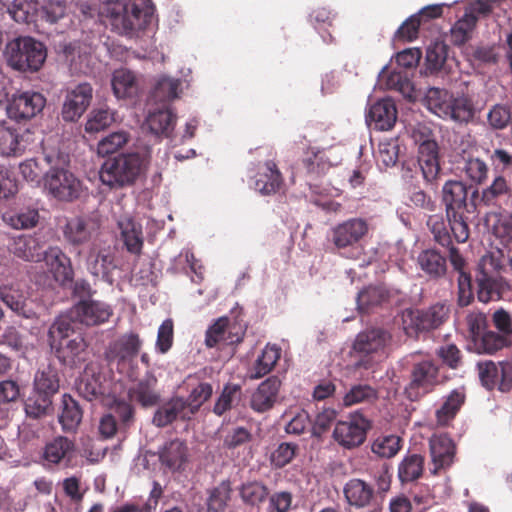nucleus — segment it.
<instances>
[{"label": "nucleus", "mask_w": 512, "mask_h": 512, "mask_svg": "<svg viewBox=\"0 0 512 512\" xmlns=\"http://www.w3.org/2000/svg\"><path fill=\"white\" fill-rule=\"evenodd\" d=\"M47 336L52 352L62 364L74 367L85 361L86 341L81 334L75 332L69 316L56 318Z\"/></svg>", "instance_id": "nucleus-1"}, {"label": "nucleus", "mask_w": 512, "mask_h": 512, "mask_svg": "<svg viewBox=\"0 0 512 512\" xmlns=\"http://www.w3.org/2000/svg\"><path fill=\"white\" fill-rule=\"evenodd\" d=\"M154 8L151 0H128L107 3L105 14L112 29L121 35H132L151 21Z\"/></svg>", "instance_id": "nucleus-2"}, {"label": "nucleus", "mask_w": 512, "mask_h": 512, "mask_svg": "<svg viewBox=\"0 0 512 512\" xmlns=\"http://www.w3.org/2000/svg\"><path fill=\"white\" fill-rule=\"evenodd\" d=\"M423 104L439 118L459 124L469 123L475 115V108L469 96L461 94L455 97L449 91L437 87L427 89Z\"/></svg>", "instance_id": "nucleus-3"}, {"label": "nucleus", "mask_w": 512, "mask_h": 512, "mask_svg": "<svg viewBox=\"0 0 512 512\" xmlns=\"http://www.w3.org/2000/svg\"><path fill=\"white\" fill-rule=\"evenodd\" d=\"M496 194H442L441 202L446 206V214L450 229L458 243H464L469 238L467 221L470 215H475L478 206L490 200Z\"/></svg>", "instance_id": "nucleus-4"}, {"label": "nucleus", "mask_w": 512, "mask_h": 512, "mask_svg": "<svg viewBox=\"0 0 512 512\" xmlns=\"http://www.w3.org/2000/svg\"><path fill=\"white\" fill-rule=\"evenodd\" d=\"M149 159L148 149L121 154L103 165L100 179L111 189L123 188L136 180Z\"/></svg>", "instance_id": "nucleus-5"}, {"label": "nucleus", "mask_w": 512, "mask_h": 512, "mask_svg": "<svg viewBox=\"0 0 512 512\" xmlns=\"http://www.w3.org/2000/svg\"><path fill=\"white\" fill-rule=\"evenodd\" d=\"M46 56L44 45L29 36L15 38L6 47L8 63L18 71L39 70Z\"/></svg>", "instance_id": "nucleus-6"}, {"label": "nucleus", "mask_w": 512, "mask_h": 512, "mask_svg": "<svg viewBox=\"0 0 512 512\" xmlns=\"http://www.w3.org/2000/svg\"><path fill=\"white\" fill-rule=\"evenodd\" d=\"M413 141L419 145L418 163L424 179L432 182L439 173L438 146L433 131L427 124L417 123L411 131Z\"/></svg>", "instance_id": "nucleus-7"}, {"label": "nucleus", "mask_w": 512, "mask_h": 512, "mask_svg": "<svg viewBox=\"0 0 512 512\" xmlns=\"http://www.w3.org/2000/svg\"><path fill=\"white\" fill-rule=\"evenodd\" d=\"M450 315V308L445 303H436L427 309H407L403 312V326L407 334L430 331L443 325Z\"/></svg>", "instance_id": "nucleus-8"}, {"label": "nucleus", "mask_w": 512, "mask_h": 512, "mask_svg": "<svg viewBox=\"0 0 512 512\" xmlns=\"http://www.w3.org/2000/svg\"><path fill=\"white\" fill-rule=\"evenodd\" d=\"M141 346L142 341L138 334L126 333L109 343L105 351V358L109 363H115L118 371L123 373L132 365Z\"/></svg>", "instance_id": "nucleus-9"}, {"label": "nucleus", "mask_w": 512, "mask_h": 512, "mask_svg": "<svg viewBox=\"0 0 512 512\" xmlns=\"http://www.w3.org/2000/svg\"><path fill=\"white\" fill-rule=\"evenodd\" d=\"M93 97V88L87 83H79L66 89L61 115L66 122L77 121L89 107Z\"/></svg>", "instance_id": "nucleus-10"}, {"label": "nucleus", "mask_w": 512, "mask_h": 512, "mask_svg": "<svg viewBox=\"0 0 512 512\" xmlns=\"http://www.w3.org/2000/svg\"><path fill=\"white\" fill-rule=\"evenodd\" d=\"M45 97L35 91H25L15 94L7 104L9 118L16 121L28 120L35 117L45 107Z\"/></svg>", "instance_id": "nucleus-11"}, {"label": "nucleus", "mask_w": 512, "mask_h": 512, "mask_svg": "<svg viewBox=\"0 0 512 512\" xmlns=\"http://www.w3.org/2000/svg\"><path fill=\"white\" fill-rule=\"evenodd\" d=\"M369 427V421L362 415H353L348 421H340L336 424L333 437L343 447H357L366 439Z\"/></svg>", "instance_id": "nucleus-12"}, {"label": "nucleus", "mask_w": 512, "mask_h": 512, "mask_svg": "<svg viewBox=\"0 0 512 512\" xmlns=\"http://www.w3.org/2000/svg\"><path fill=\"white\" fill-rule=\"evenodd\" d=\"M411 382L408 388L409 397L425 395L439 383V367L431 360H424L413 366Z\"/></svg>", "instance_id": "nucleus-13"}, {"label": "nucleus", "mask_w": 512, "mask_h": 512, "mask_svg": "<svg viewBox=\"0 0 512 512\" xmlns=\"http://www.w3.org/2000/svg\"><path fill=\"white\" fill-rule=\"evenodd\" d=\"M113 314L110 305L98 300H81L71 310V319L86 326L107 322Z\"/></svg>", "instance_id": "nucleus-14"}, {"label": "nucleus", "mask_w": 512, "mask_h": 512, "mask_svg": "<svg viewBox=\"0 0 512 512\" xmlns=\"http://www.w3.org/2000/svg\"><path fill=\"white\" fill-rule=\"evenodd\" d=\"M429 448L432 461L431 473L436 475L453 464L456 445L447 434L433 435L429 441Z\"/></svg>", "instance_id": "nucleus-15"}, {"label": "nucleus", "mask_w": 512, "mask_h": 512, "mask_svg": "<svg viewBox=\"0 0 512 512\" xmlns=\"http://www.w3.org/2000/svg\"><path fill=\"white\" fill-rule=\"evenodd\" d=\"M33 134L29 130L22 133L5 121L0 125V154L3 156H20L29 149Z\"/></svg>", "instance_id": "nucleus-16"}, {"label": "nucleus", "mask_w": 512, "mask_h": 512, "mask_svg": "<svg viewBox=\"0 0 512 512\" xmlns=\"http://www.w3.org/2000/svg\"><path fill=\"white\" fill-rule=\"evenodd\" d=\"M281 380L277 376H270L261 382L252 393L249 401L250 408L257 413L271 410L278 400Z\"/></svg>", "instance_id": "nucleus-17"}, {"label": "nucleus", "mask_w": 512, "mask_h": 512, "mask_svg": "<svg viewBox=\"0 0 512 512\" xmlns=\"http://www.w3.org/2000/svg\"><path fill=\"white\" fill-rule=\"evenodd\" d=\"M188 460V446L180 439H174L166 442L159 451V461L161 466L173 473L183 471Z\"/></svg>", "instance_id": "nucleus-18"}, {"label": "nucleus", "mask_w": 512, "mask_h": 512, "mask_svg": "<svg viewBox=\"0 0 512 512\" xmlns=\"http://www.w3.org/2000/svg\"><path fill=\"white\" fill-rule=\"evenodd\" d=\"M98 228L97 222L90 218L73 217L67 220L62 231L69 244L80 246L89 242Z\"/></svg>", "instance_id": "nucleus-19"}, {"label": "nucleus", "mask_w": 512, "mask_h": 512, "mask_svg": "<svg viewBox=\"0 0 512 512\" xmlns=\"http://www.w3.org/2000/svg\"><path fill=\"white\" fill-rule=\"evenodd\" d=\"M192 416V413H190L185 403V399L183 397H173L158 407L154 413L152 422L155 426L163 428L178 419L189 420Z\"/></svg>", "instance_id": "nucleus-20"}, {"label": "nucleus", "mask_w": 512, "mask_h": 512, "mask_svg": "<svg viewBox=\"0 0 512 512\" xmlns=\"http://www.w3.org/2000/svg\"><path fill=\"white\" fill-rule=\"evenodd\" d=\"M158 380L153 372L147 371L128 391L130 400L136 401L143 407H152L159 403L160 394L157 390Z\"/></svg>", "instance_id": "nucleus-21"}, {"label": "nucleus", "mask_w": 512, "mask_h": 512, "mask_svg": "<svg viewBox=\"0 0 512 512\" xmlns=\"http://www.w3.org/2000/svg\"><path fill=\"white\" fill-rule=\"evenodd\" d=\"M368 231L366 221L354 218L333 229V243L337 248H346L357 243Z\"/></svg>", "instance_id": "nucleus-22"}, {"label": "nucleus", "mask_w": 512, "mask_h": 512, "mask_svg": "<svg viewBox=\"0 0 512 512\" xmlns=\"http://www.w3.org/2000/svg\"><path fill=\"white\" fill-rule=\"evenodd\" d=\"M175 124L176 115L169 108L163 107L148 112L142 129L157 137L168 138L171 136Z\"/></svg>", "instance_id": "nucleus-23"}, {"label": "nucleus", "mask_w": 512, "mask_h": 512, "mask_svg": "<svg viewBox=\"0 0 512 512\" xmlns=\"http://www.w3.org/2000/svg\"><path fill=\"white\" fill-rule=\"evenodd\" d=\"M117 226L126 250L140 256L144 245L142 225L132 217H123L118 220Z\"/></svg>", "instance_id": "nucleus-24"}, {"label": "nucleus", "mask_w": 512, "mask_h": 512, "mask_svg": "<svg viewBox=\"0 0 512 512\" xmlns=\"http://www.w3.org/2000/svg\"><path fill=\"white\" fill-rule=\"evenodd\" d=\"M239 497L243 504L251 510L260 512L262 505L269 497L268 486L260 480H249L243 482L239 488Z\"/></svg>", "instance_id": "nucleus-25"}, {"label": "nucleus", "mask_w": 512, "mask_h": 512, "mask_svg": "<svg viewBox=\"0 0 512 512\" xmlns=\"http://www.w3.org/2000/svg\"><path fill=\"white\" fill-rule=\"evenodd\" d=\"M48 192H77L80 181L68 170L51 168L44 177Z\"/></svg>", "instance_id": "nucleus-26"}, {"label": "nucleus", "mask_w": 512, "mask_h": 512, "mask_svg": "<svg viewBox=\"0 0 512 512\" xmlns=\"http://www.w3.org/2000/svg\"><path fill=\"white\" fill-rule=\"evenodd\" d=\"M27 299L28 293L19 282L0 286V300L12 311L25 317H28Z\"/></svg>", "instance_id": "nucleus-27"}, {"label": "nucleus", "mask_w": 512, "mask_h": 512, "mask_svg": "<svg viewBox=\"0 0 512 512\" xmlns=\"http://www.w3.org/2000/svg\"><path fill=\"white\" fill-rule=\"evenodd\" d=\"M75 450V444L65 436H57L48 442L43 450V460L48 464L57 465L69 462Z\"/></svg>", "instance_id": "nucleus-28"}, {"label": "nucleus", "mask_w": 512, "mask_h": 512, "mask_svg": "<svg viewBox=\"0 0 512 512\" xmlns=\"http://www.w3.org/2000/svg\"><path fill=\"white\" fill-rule=\"evenodd\" d=\"M465 400L466 394L464 388L452 390L449 395L445 397L441 407L435 412L437 424L440 426L449 425L464 405Z\"/></svg>", "instance_id": "nucleus-29"}, {"label": "nucleus", "mask_w": 512, "mask_h": 512, "mask_svg": "<svg viewBox=\"0 0 512 512\" xmlns=\"http://www.w3.org/2000/svg\"><path fill=\"white\" fill-rule=\"evenodd\" d=\"M77 392L88 401L104 394L103 376L92 367L87 366L76 385Z\"/></svg>", "instance_id": "nucleus-30"}, {"label": "nucleus", "mask_w": 512, "mask_h": 512, "mask_svg": "<svg viewBox=\"0 0 512 512\" xmlns=\"http://www.w3.org/2000/svg\"><path fill=\"white\" fill-rule=\"evenodd\" d=\"M43 255L56 280L67 281L72 279L71 260L60 248L51 247L43 252Z\"/></svg>", "instance_id": "nucleus-31"}, {"label": "nucleus", "mask_w": 512, "mask_h": 512, "mask_svg": "<svg viewBox=\"0 0 512 512\" xmlns=\"http://www.w3.org/2000/svg\"><path fill=\"white\" fill-rule=\"evenodd\" d=\"M83 417V412L78 402L70 395L64 394L62 397L61 411L58 415L62 430L66 433H72L77 430Z\"/></svg>", "instance_id": "nucleus-32"}, {"label": "nucleus", "mask_w": 512, "mask_h": 512, "mask_svg": "<svg viewBox=\"0 0 512 512\" xmlns=\"http://www.w3.org/2000/svg\"><path fill=\"white\" fill-rule=\"evenodd\" d=\"M10 250L15 256L25 261L38 262L43 256L40 242L31 235H20L15 238Z\"/></svg>", "instance_id": "nucleus-33"}, {"label": "nucleus", "mask_w": 512, "mask_h": 512, "mask_svg": "<svg viewBox=\"0 0 512 512\" xmlns=\"http://www.w3.org/2000/svg\"><path fill=\"white\" fill-rule=\"evenodd\" d=\"M343 491L347 502L358 508L367 506L374 495L373 487L360 479L349 480Z\"/></svg>", "instance_id": "nucleus-34"}, {"label": "nucleus", "mask_w": 512, "mask_h": 512, "mask_svg": "<svg viewBox=\"0 0 512 512\" xmlns=\"http://www.w3.org/2000/svg\"><path fill=\"white\" fill-rule=\"evenodd\" d=\"M181 81L167 76L159 77L151 92L155 103H167L179 97Z\"/></svg>", "instance_id": "nucleus-35"}, {"label": "nucleus", "mask_w": 512, "mask_h": 512, "mask_svg": "<svg viewBox=\"0 0 512 512\" xmlns=\"http://www.w3.org/2000/svg\"><path fill=\"white\" fill-rule=\"evenodd\" d=\"M384 344V330L382 328H373L357 335L353 344V350L356 353L368 355L376 352Z\"/></svg>", "instance_id": "nucleus-36"}, {"label": "nucleus", "mask_w": 512, "mask_h": 512, "mask_svg": "<svg viewBox=\"0 0 512 512\" xmlns=\"http://www.w3.org/2000/svg\"><path fill=\"white\" fill-rule=\"evenodd\" d=\"M421 269L432 278H439L446 273V258L434 249L424 250L418 256Z\"/></svg>", "instance_id": "nucleus-37"}, {"label": "nucleus", "mask_w": 512, "mask_h": 512, "mask_svg": "<svg viewBox=\"0 0 512 512\" xmlns=\"http://www.w3.org/2000/svg\"><path fill=\"white\" fill-rule=\"evenodd\" d=\"M34 390L53 397L59 390V376L56 368L48 365L37 371L34 377Z\"/></svg>", "instance_id": "nucleus-38"}, {"label": "nucleus", "mask_w": 512, "mask_h": 512, "mask_svg": "<svg viewBox=\"0 0 512 512\" xmlns=\"http://www.w3.org/2000/svg\"><path fill=\"white\" fill-rule=\"evenodd\" d=\"M2 220L13 229H30L39 222V212L35 208H25L18 212L6 211Z\"/></svg>", "instance_id": "nucleus-39"}, {"label": "nucleus", "mask_w": 512, "mask_h": 512, "mask_svg": "<svg viewBox=\"0 0 512 512\" xmlns=\"http://www.w3.org/2000/svg\"><path fill=\"white\" fill-rule=\"evenodd\" d=\"M8 13L18 23H35L38 21L39 4L34 0H14Z\"/></svg>", "instance_id": "nucleus-40"}, {"label": "nucleus", "mask_w": 512, "mask_h": 512, "mask_svg": "<svg viewBox=\"0 0 512 512\" xmlns=\"http://www.w3.org/2000/svg\"><path fill=\"white\" fill-rule=\"evenodd\" d=\"M266 172L261 174L260 177L255 180V186L253 189L256 192H277L283 188V179L280 171L277 169L276 164L272 161H267Z\"/></svg>", "instance_id": "nucleus-41"}, {"label": "nucleus", "mask_w": 512, "mask_h": 512, "mask_svg": "<svg viewBox=\"0 0 512 512\" xmlns=\"http://www.w3.org/2000/svg\"><path fill=\"white\" fill-rule=\"evenodd\" d=\"M281 357V349L276 345H266L253 367L252 378L259 379L275 367Z\"/></svg>", "instance_id": "nucleus-42"}, {"label": "nucleus", "mask_w": 512, "mask_h": 512, "mask_svg": "<svg viewBox=\"0 0 512 512\" xmlns=\"http://www.w3.org/2000/svg\"><path fill=\"white\" fill-rule=\"evenodd\" d=\"M242 394L241 386L234 383H227L224 385L219 397L217 398L213 413L217 416L224 415L227 411H230L235 403H237Z\"/></svg>", "instance_id": "nucleus-43"}, {"label": "nucleus", "mask_w": 512, "mask_h": 512, "mask_svg": "<svg viewBox=\"0 0 512 512\" xmlns=\"http://www.w3.org/2000/svg\"><path fill=\"white\" fill-rule=\"evenodd\" d=\"M231 483L229 480L220 482L209 491L207 499L208 510L212 512H223L231 499Z\"/></svg>", "instance_id": "nucleus-44"}, {"label": "nucleus", "mask_w": 512, "mask_h": 512, "mask_svg": "<svg viewBox=\"0 0 512 512\" xmlns=\"http://www.w3.org/2000/svg\"><path fill=\"white\" fill-rule=\"evenodd\" d=\"M396 69V67L391 66V71H389L386 65V89H394L405 97H411L414 88L408 72L396 71Z\"/></svg>", "instance_id": "nucleus-45"}, {"label": "nucleus", "mask_w": 512, "mask_h": 512, "mask_svg": "<svg viewBox=\"0 0 512 512\" xmlns=\"http://www.w3.org/2000/svg\"><path fill=\"white\" fill-rule=\"evenodd\" d=\"M134 74L126 69H118L113 73L112 89L117 98L131 96L136 89Z\"/></svg>", "instance_id": "nucleus-46"}, {"label": "nucleus", "mask_w": 512, "mask_h": 512, "mask_svg": "<svg viewBox=\"0 0 512 512\" xmlns=\"http://www.w3.org/2000/svg\"><path fill=\"white\" fill-rule=\"evenodd\" d=\"M51 405L52 397L42 395V393L33 389L31 395L24 403V408L28 417L39 419L49 412Z\"/></svg>", "instance_id": "nucleus-47"}, {"label": "nucleus", "mask_w": 512, "mask_h": 512, "mask_svg": "<svg viewBox=\"0 0 512 512\" xmlns=\"http://www.w3.org/2000/svg\"><path fill=\"white\" fill-rule=\"evenodd\" d=\"M110 415L118 422L120 433L126 434L135 420V409L127 401L116 400L110 407Z\"/></svg>", "instance_id": "nucleus-48"}, {"label": "nucleus", "mask_w": 512, "mask_h": 512, "mask_svg": "<svg viewBox=\"0 0 512 512\" xmlns=\"http://www.w3.org/2000/svg\"><path fill=\"white\" fill-rule=\"evenodd\" d=\"M477 350L480 353L493 354L512 344V340L507 335H500L493 331H487L477 339Z\"/></svg>", "instance_id": "nucleus-49"}, {"label": "nucleus", "mask_w": 512, "mask_h": 512, "mask_svg": "<svg viewBox=\"0 0 512 512\" xmlns=\"http://www.w3.org/2000/svg\"><path fill=\"white\" fill-rule=\"evenodd\" d=\"M115 122V113L108 107L93 109L85 125L88 133L100 132Z\"/></svg>", "instance_id": "nucleus-50"}, {"label": "nucleus", "mask_w": 512, "mask_h": 512, "mask_svg": "<svg viewBox=\"0 0 512 512\" xmlns=\"http://www.w3.org/2000/svg\"><path fill=\"white\" fill-rule=\"evenodd\" d=\"M130 140V135L127 131L119 130L112 132L103 137L97 144L98 155L105 157L110 154L116 153Z\"/></svg>", "instance_id": "nucleus-51"}, {"label": "nucleus", "mask_w": 512, "mask_h": 512, "mask_svg": "<svg viewBox=\"0 0 512 512\" xmlns=\"http://www.w3.org/2000/svg\"><path fill=\"white\" fill-rule=\"evenodd\" d=\"M384 300V289L380 286H370L359 292L357 297L358 309L363 313L373 312L380 308Z\"/></svg>", "instance_id": "nucleus-52"}, {"label": "nucleus", "mask_w": 512, "mask_h": 512, "mask_svg": "<svg viewBox=\"0 0 512 512\" xmlns=\"http://www.w3.org/2000/svg\"><path fill=\"white\" fill-rule=\"evenodd\" d=\"M478 281V300L483 303H488L492 300H497L501 296V283L489 276L486 272L477 279Z\"/></svg>", "instance_id": "nucleus-53"}, {"label": "nucleus", "mask_w": 512, "mask_h": 512, "mask_svg": "<svg viewBox=\"0 0 512 512\" xmlns=\"http://www.w3.org/2000/svg\"><path fill=\"white\" fill-rule=\"evenodd\" d=\"M424 458L413 454L406 457L399 465L398 476L402 482H410L418 479L423 472Z\"/></svg>", "instance_id": "nucleus-54"}, {"label": "nucleus", "mask_w": 512, "mask_h": 512, "mask_svg": "<svg viewBox=\"0 0 512 512\" xmlns=\"http://www.w3.org/2000/svg\"><path fill=\"white\" fill-rule=\"evenodd\" d=\"M477 23V17L471 13L464 15L451 28V38L454 44L462 45L465 43Z\"/></svg>", "instance_id": "nucleus-55"}, {"label": "nucleus", "mask_w": 512, "mask_h": 512, "mask_svg": "<svg viewBox=\"0 0 512 512\" xmlns=\"http://www.w3.org/2000/svg\"><path fill=\"white\" fill-rule=\"evenodd\" d=\"M447 58V46L443 42H433L426 50V67L431 73L439 71Z\"/></svg>", "instance_id": "nucleus-56"}, {"label": "nucleus", "mask_w": 512, "mask_h": 512, "mask_svg": "<svg viewBox=\"0 0 512 512\" xmlns=\"http://www.w3.org/2000/svg\"><path fill=\"white\" fill-rule=\"evenodd\" d=\"M213 388L210 383L201 382L195 388H193L185 399V403L190 410L192 415H195L200 407L212 396Z\"/></svg>", "instance_id": "nucleus-57"}, {"label": "nucleus", "mask_w": 512, "mask_h": 512, "mask_svg": "<svg viewBox=\"0 0 512 512\" xmlns=\"http://www.w3.org/2000/svg\"><path fill=\"white\" fill-rule=\"evenodd\" d=\"M230 320L228 317L223 316L218 318L206 331L205 344L209 348L215 347L220 342L228 340L227 329Z\"/></svg>", "instance_id": "nucleus-58"}, {"label": "nucleus", "mask_w": 512, "mask_h": 512, "mask_svg": "<svg viewBox=\"0 0 512 512\" xmlns=\"http://www.w3.org/2000/svg\"><path fill=\"white\" fill-rule=\"evenodd\" d=\"M298 445L294 443L283 442L272 452L270 461L275 468H283L288 465L295 457Z\"/></svg>", "instance_id": "nucleus-59"}, {"label": "nucleus", "mask_w": 512, "mask_h": 512, "mask_svg": "<svg viewBox=\"0 0 512 512\" xmlns=\"http://www.w3.org/2000/svg\"><path fill=\"white\" fill-rule=\"evenodd\" d=\"M478 373L482 384L493 389L499 381L500 366L491 360L481 361L477 364Z\"/></svg>", "instance_id": "nucleus-60"}, {"label": "nucleus", "mask_w": 512, "mask_h": 512, "mask_svg": "<svg viewBox=\"0 0 512 512\" xmlns=\"http://www.w3.org/2000/svg\"><path fill=\"white\" fill-rule=\"evenodd\" d=\"M421 19L419 14H413L406 19L397 29L394 35L395 41L411 42L418 37Z\"/></svg>", "instance_id": "nucleus-61"}, {"label": "nucleus", "mask_w": 512, "mask_h": 512, "mask_svg": "<svg viewBox=\"0 0 512 512\" xmlns=\"http://www.w3.org/2000/svg\"><path fill=\"white\" fill-rule=\"evenodd\" d=\"M421 58V51L418 48H408L398 52L395 58L391 60V66H396L399 70L406 71L415 68Z\"/></svg>", "instance_id": "nucleus-62"}, {"label": "nucleus", "mask_w": 512, "mask_h": 512, "mask_svg": "<svg viewBox=\"0 0 512 512\" xmlns=\"http://www.w3.org/2000/svg\"><path fill=\"white\" fill-rule=\"evenodd\" d=\"M66 13L65 5L60 1H51L44 6L39 7L38 21H45L50 24L56 23L64 17Z\"/></svg>", "instance_id": "nucleus-63"}, {"label": "nucleus", "mask_w": 512, "mask_h": 512, "mask_svg": "<svg viewBox=\"0 0 512 512\" xmlns=\"http://www.w3.org/2000/svg\"><path fill=\"white\" fill-rule=\"evenodd\" d=\"M267 512H288L291 508L293 496L288 491H279L269 494Z\"/></svg>", "instance_id": "nucleus-64"}]
</instances>
